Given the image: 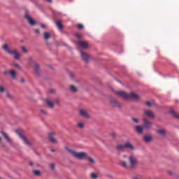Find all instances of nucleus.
<instances>
[{"instance_id": "f257e3e1", "label": "nucleus", "mask_w": 179, "mask_h": 179, "mask_svg": "<svg viewBox=\"0 0 179 179\" xmlns=\"http://www.w3.org/2000/svg\"><path fill=\"white\" fill-rule=\"evenodd\" d=\"M67 152L75 157L76 159H78L79 160H87L90 164H94L96 161L92 157H89L87 153L85 152H76L74 150L66 148Z\"/></svg>"}, {"instance_id": "f03ea898", "label": "nucleus", "mask_w": 179, "mask_h": 179, "mask_svg": "<svg viewBox=\"0 0 179 179\" xmlns=\"http://www.w3.org/2000/svg\"><path fill=\"white\" fill-rule=\"evenodd\" d=\"M116 94L117 96H120L122 98L123 100H126L127 101H129V100H140L141 97L139 95L136 94L135 92H131L130 94H128L124 91H118L116 92Z\"/></svg>"}, {"instance_id": "7ed1b4c3", "label": "nucleus", "mask_w": 179, "mask_h": 179, "mask_svg": "<svg viewBox=\"0 0 179 179\" xmlns=\"http://www.w3.org/2000/svg\"><path fill=\"white\" fill-rule=\"evenodd\" d=\"M2 49L3 50V51H5V52L8 54L9 55H14L15 59H20V53H18L17 50H9V46L7 43L3 45Z\"/></svg>"}, {"instance_id": "20e7f679", "label": "nucleus", "mask_w": 179, "mask_h": 179, "mask_svg": "<svg viewBox=\"0 0 179 179\" xmlns=\"http://www.w3.org/2000/svg\"><path fill=\"white\" fill-rule=\"evenodd\" d=\"M28 64L29 65H30V66H31V68H33L36 75L40 76V65H38V64L34 62L33 58H28Z\"/></svg>"}, {"instance_id": "39448f33", "label": "nucleus", "mask_w": 179, "mask_h": 179, "mask_svg": "<svg viewBox=\"0 0 179 179\" xmlns=\"http://www.w3.org/2000/svg\"><path fill=\"white\" fill-rule=\"evenodd\" d=\"M129 167L130 169H134L135 167V166H136L138 164V159H136V157L134 156V155H131L129 157Z\"/></svg>"}, {"instance_id": "423d86ee", "label": "nucleus", "mask_w": 179, "mask_h": 179, "mask_svg": "<svg viewBox=\"0 0 179 179\" xmlns=\"http://www.w3.org/2000/svg\"><path fill=\"white\" fill-rule=\"evenodd\" d=\"M16 132H17L18 136H20V138L21 139H22V141L25 145H27V146H31V142H30L29 140H27V138H26V137L24 136H23V134H22V131L17 130Z\"/></svg>"}, {"instance_id": "0eeeda50", "label": "nucleus", "mask_w": 179, "mask_h": 179, "mask_svg": "<svg viewBox=\"0 0 179 179\" xmlns=\"http://www.w3.org/2000/svg\"><path fill=\"white\" fill-rule=\"evenodd\" d=\"M80 55L83 61H85V62H89V61H90V56L87 53H86L83 51H80Z\"/></svg>"}, {"instance_id": "6e6552de", "label": "nucleus", "mask_w": 179, "mask_h": 179, "mask_svg": "<svg viewBox=\"0 0 179 179\" xmlns=\"http://www.w3.org/2000/svg\"><path fill=\"white\" fill-rule=\"evenodd\" d=\"M110 104L113 107H117V108H121L122 107V104L115 99H112L110 100Z\"/></svg>"}, {"instance_id": "1a4fd4ad", "label": "nucleus", "mask_w": 179, "mask_h": 179, "mask_svg": "<svg viewBox=\"0 0 179 179\" xmlns=\"http://www.w3.org/2000/svg\"><path fill=\"white\" fill-rule=\"evenodd\" d=\"M79 113H80V115L81 117H83L84 118H90V115H89V112H87V110L80 109Z\"/></svg>"}, {"instance_id": "9d476101", "label": "nucleus", "mask_w": 179, "mask_h": 179, "mask_svg": "<svg viewBox=\"0 0 179 179\" xmlns=\"http://www.w3.org/2000/svg\"><path fill=\"white\" fill-rule=\"evenodd\" d=\"M45 103L47 107H48V108H54V102H52V101H51V99L47 98L45 100Z\"/></svg>"}, {"instance_id": "9b49d317", "label": "nucleus", "mask_w": 179, "mask_h": 179, "mask_svg": "<svg viewBox=\"0 0 179 179\" xmlns=\"http://www.w3.org/2000/svg\"><path fill=\"white\" fill-rule=\"evenodd\" d=\"M1 135H2V136L4 138V139H6V141L7 142H8V143H10L12 145V143H13V141H12V139H10V138H9V136H8V134H6V133L3 132V131H0Z\"/></svg>"}, {"instance_id": "f8f14e48", "label": "nucleus", "mask_w": 179, "mask_h": 179, "mask_svg": "<svg viewBox=\"0 0 179 179\" xmlns=\"http://www.w3.org/2000/svg\"><path fill=\"white\" fill-rule=\"evenodd\" d=\"M48 138L52 143H57V139H55V133L52 132L48 134Z\"/></svg>"}, {"instance_id": "ddd939ff", "label": "nucleus", "mask_w": 179, "mask_h": 179, "mask_svg": "<svg viewBox=\"0 0 179 179\" xmlns=\"http://www.w3.org/2000/svg\"><path fill=\"white\" fill-rule=\"evenodd\" d=\"M26 19H27L28 20V23L31 25V26H36V21L32 19L31 17H30V15H25Z\"/></svg>"}, {"instance_id": "4468645a", "label": "nucleus", "mask_w": 179, "mask_h": 179, "mask_svg": "<svg viewBox=\"0 0 179 179\" xmlns=\"http://www.w3.org/2000/svg\"><path fill=\"white\" fill-rule=\"evenodd\" d=\"M78 45L81 48H84V50H86V48H87V47H89V43H87V42H86V41H79Z\"/></svg>"}, {"instance_id": "2eb2a0df", "label": "nucleus", "mask_w": 179, "mask_h": 179, "mask_svg": "<svg viewBox=\"0 0 179 179\" xmlns=\"http://www.w3.org/2000/svg\"><path fill=\"white\" fill-rule=\"evenodd\" d=\"M143 122L145 128H152V122L148 120L146 117L143 118Z\"/></svg>"}, {"instance_id": "dca6fc26", "label": "nucleus", "mask_w": 179, "mask_h": 179, "mask_svg": "<svg viewBox=\"0 0 179 179\" xmlns=\"http://www.w3.org/2000/svg\"><path fill=\"white\" fill-rule=\"evenodd\" d=\"M144 113L147 117H149V118H153L155 117V113L152 110H144Z\"/></svg>"}, {"instance_id": "f3484780", "label": "nucleus", "mask_w": 179, "mask_h": 179, "mask_svg": "<svg viewBox=\"0 0 179 179\" xmlns=\"http://www.w3.org/2000/svg\"><path fill=\"white\" fill-rule=\"evenodd\" d=\"M124 148L125 149H129L130 150H135V147H134V145L129 142H126L124 143Z\"/></svg>"}, {"instance_id": "a211bd4d", "label": "nucleus", "mask_w": 179, "mask_h": 179, "mask_svg": "<svg viewBox=\"0 0 179 179\" xmlns=\"http://www.w3.org/2000/svg\"><path fill=\"white\" fill-rule=\"evenodd\" d=\"M116 149L118 150V152H124V150H125V144H117Z\"/></svg>"}, {"instance_id": "6ab92c4d", "label": "nucleus", "mask_w": 179, "mask_h": 179, "mask_svg": "<svg viewBox=\"0 0 179 179\" xmlns=\"http://www.w3.org/2000/svg\"><path fill=\"white\" fill-rule=\"evenodd\" d=\"M56 26L59 29V30H62V29H64V25H62V22H61V20H58L56 22Z\"/></svg>"}, {"instance_id": "aec40b11", "label": "nucleus", "mask_w": 179, "mask_h": 179, "mask_svg": "<svg viewBox=\"0 0 179 179\" xmlns=\"http://www.w3.org/2000/svg\"><path fill=\"white\" fill-rule=\"evenodd\" d=\"M135 129L136 132H138V134H143V127H142L141 126H136Z\"/></svg>"}, {"instance_id": "412c9836", "label": "nucleus", "mask_w": 179, "mask_h": 179, "mask_svg": "<svg viewBox=\"0 0 179 179\" xmlns=\"http://www.w3.org/2000/svg\"><path fill=\"white\" fill-rule=\"evenodd\" d=\"M157 132L159 134L162 135V136H166L167 131H166V129H159L157 130Z\"/></svg>"}, {"instance_id": "4be33fe9", "label": "nucleus", "mask_w": 179, "mask_h": 179, "mask_svg": "<svg viewBox=\"0 0 179 179\" xmlns=\"http://www.w3.org/2000/svg\"><path fill=\"white\" fill-rule=\"evenodd\" d=\"M120 166H121V167H123V169H128V164L125 161H120Z\"/></svg>"}, {"instance_id": "5701e85b", "label": "nucleus", "mask_w": 179, "mask_h": 179, "mask_svg": "<svg viewBox=\"0 0 179 179\" xmlns=\"http://www.w3.org/2000/svg\"><path fill=\"white\" fill-rule=\"evenodd\" d=\"M10 75L13 79H16V71L14 70H10Z\"/></svg>"}, {"instance_id": "b1692460", "label": "nucleus", "mask_w": 179, "mask_h": 179, "mask_svg": "<svg viewBox=\"0 0 179 179\" xmlns=\"http://www.w3.org/2000/svg\"><path fill=\"white\" fill-rule=\"evenodd\" d=\"M143 141L145 142H150V141H152V137L151 136H145L143 137Z\"/></svg>"}, {"instance_id": "393cba45", "label": "nucleus", "mask_w": 179, "mask_h": 179, "mask_svg": "<svg viewBox=\"0 0 179 179\" xmlns=\"http://www.w3.org/2000/svg\"><path fill=\"white\" fill-rule=\"evenodd\" d=\"M70 90L73 93H76V91L78 90V88L76 87L73 86V85H71L70 86Z\"/></svg>"}, {"instance_id": "a878e982", "label": "nucleus", "mask_w": 179, "mask_h": 179, "mask_svg": "<svg viewBox=\"0 0 179 179\" xmlns=\"http://www.w3.org/2000/svg\"><path fill=\"white\" fill-rule=\"evenodd\" d=\"M78 128H80V129H83L85 128V123L83 122H78L77 124Z\"/></svg>"}, {"instance_id": "bb28decb", "label": "nucleus", "mask_w": 179, "mask_h": 179, "mask_svg": "<svg viewBox=\"0 0 179 179\" xmlns=\"http://www.w3.org/2000/svg\"><path fill=\"white\" fill-rule=\"evenodd\" d=\"M50 37H51V35H50V33H48V32H45L44 33L45 40H48V38H50Z\"/></svg>"}, {"instance_id": "cd10ccee", "label": "nucleus", "mask_w": 179, "mask_h": 179, "mask_svg": "<svg viewBox=\"0 0 179 179\" xmlns=\"http://www.w3.org/2000/svg\"><path fill=\"white\" fill-rule=\"evenodd\" d=\"M171 113L175 118H178L179 120V114H177L174 110H171Z\"/></svg>"}, {"instance_id": "c85d7f7f", "label": "nucleus", "mask_w": 179, "mask_h": 179, "mask_svg": "<svg viewBox=\"0 0 179 179\" xmlns=\"http://www.w3.org/2000/svg\"><path fill=\"white\" fill-rule=\"evenodd\" d=\"M33 173L34 176H41V172L40 171H34Z\"/></svg>"}, {"instance_id": "c756f323", "label": "nucleus", "mask_w": 179, "mask_h": 179, "mask_svg": "<svg viewBox=\"0 0 179 179\" xmlns=\"http://www.w3.org/2000/svg\"><path fill=\"white\" fill-rule=\"evenodd\" d=\"M90 177L92 179H97L98 178L97 174H96L94 173H91Z\"/></svg>"}, {"instance_id": "7c9ffc66", "label": "nucleus", "mask_w": 179, "mask_h": 179, "mask_svg": "<svg viewBox=\"0 0 179 179\" xmlns=\"http://www.w3.org/2000/svg\"><path fill=\"white\" fill-rule=\"evenodd\" d=\"M69 76L71 79H73V78H75V74L72 72H69Z\"/></svg>"}, {"instance_id": "2f4dec72", "label": "nucleus", "mask_w": 179, "mask_h": 179, "mask_svg": "<svg viewBox=\"0 0 179 179\" xmlns=\"http://www.w3.org/2000/svg\"><path fill=\"white\" fill-rule=\"evenodd\" d=\"M131 120L134 121V122H136V124H138V122H139V119L138 118L132 117Z\"/></svg>"}, {"instance_id": "473e14b6", "label": "nucleus", "mask_w": 179, "mask_h": 179, "mask_svg": "<svg viewBox=\"0 0 179 179\" xmlns=\"http://www.w3.org/2000/svg\"><path fill=\"white\" fill-rule=\"evenodd\" d=\"M6 96L8 97V99H13V96L10 94L9 92H6Z\"/></svg>"}, {"instance_id": "72a5a7b5", "label": "nucleus", "mask_w": 179, "mask_h": 179, "mask_svg": "<svg viewBox=\"0 0 179 179\" xmlns=\"http://www.w3.org/2000/svg\"><path fill=\"white\" fill-rule=\"evenodd\" d=\"M50 167L51 170H55V164H50Z\"/></svg>"}, {"instance_id": "f704fd0d", "label": "nucleus", "mask_w": 179, "mask_h": 179, "mask_svg": "<svg viewBox=\"0 0 179 179\" xmlns=\"http://www.w3.org/2000/svg\"><path fill=\"white\" fill-rule=\"evenodd\" d=\"M78 28L80 30H82V29L84 28L83 24H78Z\"/></svg>"}, {"instance_id": "c9c22d12", "label": "nucleus", "mask_w": 179, "mask_h": 179, "mask_svg": "<svg viewBox=\"0 0 179 179\" xmlns=\"http://www.w3.org/2000/svg\"><path fill=\"white\" fill-rule=\"evenodd\" d=\"M14 66H15V68H17V69H22V66H20V65L17 64H14Z\"/></svg>"}, {"instance_id": "e433bc0d", "label": "nucleus", "mask_w": 179, "mask_h": 179, "mask_svg": "<svg viewBox=\"0 0 179 179\" xmlns=\"http://www.w3.org/2000/svg\"><path fill=\"white\" fill-rule=\"evenodd\" d=\"M146 106H148V107H152V104L150 101H147L145 102Z\"/></svg>"}, {"instance_id": "4c0bfd02", "label": "nucleus", "mask_w": 179, "mask_h": 179, "mask_svg": "<svg viewBox=\"0 0 179 179\" xmlns=\"http://www.w3.org/2000/svg\"><path fill=\"white\" fill-rule=\"evenodd\" d=\"M5 88L3 86H0V93H3Z\"/></svg>"}, {"instance_id": "58836bf2", "label": "nucleus", "mask_w": 179, "mask_h": 179, "mask_svg": "<svg viewBox=\"0 0 179 179\" xmlns=\"http://www.w3.org/2000/svg\"><path fill=\"white\" fill-rule=\"evenodd\" d=\"M41 114H43V115H47L48 113L45 110H41Z\"/></svg>"}, {"instance_id": "ea45409f", "label": "nucleus", "mask_w": 179, "mask_h": 179, "mask_svg": "<svg viewBox=\"0 0 179 179\" xmlns=\"http://www.w3.org/2000/svg\"><path fill=\"white\" fill-rule=\"evenodd\" d=\"M22 52H25V53L27 52V49L24 46L22 48Z\"/></svg>"}, {"instance_id": "a19ab883", "label": "nucleus", "mask_w": 179, "mask_h": 179, "mask_svg": "<svg viewBox=\"0 0 179 179\" xmlns=\"http://www.w3.org/2000/svg\"><path fill=\"white\" fill-rule=\"evenodd\" d=\"M55 103H56V104H59V103H61V100H59V99H55Z\"/></svg>"}, {"instance_id": "79ce46f5", "label": "nucleus", "mask_w": 179, "mask_h": 179, "mask_svg": "<svg viewBox=\"0 0 179 179\" xmlns=\"http://www.w3.org/2000/svg\"><path fill=\"white\" fill-rule=\"evenodd\" d=\"M110 136H111V138H112L113 139H115V138L117 137V134L113 133V134H110Z\"/></svg>"}, {"instance_id": "37998d69", "label": "nucleus", "mask_w": 179, "mask_h": 179, "mask_svg": "<svg viewBox=\"0 0 179 179\" xmlns=\"http://www.w3.org/2000/svg\"><path fill=\"white\" fill-rule=\"evenodd\" d=\"M76 37H77L78 38H82V35H80L79 34H76Z\"/></svg>"}, {"instance_id": "c03bdc74", "label": "nucleus", "mask_w": 179, "mask_h": 179, "mask_svg": "<svg viewBox=\"0 0 179 179\" xmlns=\"http://www.w3.org/2000/svg\"><path fill=\"white\" fill-rule=\"evenodd\" d=\"M50 93H55V90L51 89Z\"/></svg>"}, {"instance_id": "a18cd8bd", "label": "nucleus", "mask_w": 179, "mask_h": 179, "mask_svg": "<svg viewBox=\"0 0 179 179\" xmlns=\"http://www.w3.org/2000/svg\"><path fill=\"white\" fill-rule=\"evenodd\" d=\"M41 27H42V29H45V24H41Z\"/></svg>"}, {"instance_id": "49530a36", "label": "nucleus", "mask_w": 179, "mask_h": 179, "mask_svg": "<svg viewBox=\"0 0 179 179\" xmlns=\"http://www.w3.org/2000/svg\"><path fill=\"white\" fill-rule=\"evenodd\" d=\"M35 33H36L37 34H38V33H40V30L38 29H34Z\"/></svg>"}, {"instance_id": "de8ad7c7", "label": "nucleus", "mask_w": 179, "mask_h": 179, "mask_svg": "<svg viewBox=\"0 0 179 179\" xmlns=\"http://www.w3.org/2000/svg\"><path fill=\"white\" fill-rule=\"evenodd\" d=\"M29 166H31V167H33V166H34V164L33 163V162H29Z\"/></svg>"}, {"instance_id": "09e8293b", "label": "nucleus", "mask_w": 179, "mask_h": 179, "mask_svg": "<svg viewBox=\"0 0 179 179\" xmlns=\"http://www.w3.org/2000/svg\"><path fill=\"white\" fill-rule=\"evenodd\" d=\"M21 83H24V79H22V80H21Z\"/></svg>"}, {"instance_id": "8fccbe9b", "label": "nucleus", "mask_w": 179, "mask_h": 179, "mask_svg": "<svg viewBox=\"0 0 179 179\" xmlns=\"http://www.w3.org/2000/svg\"><path fill=\"white\" fill-rule=\"evenodd\" d=\"M48 2H52V0H46Z\"/></svg>"}, {"instance_id": "3c124183", "label": "nucleus", "mask_w": 179, "mask_h": 179, "mask_svg": "<svg viewBox=\"0 0 179 179\" xmlns=\"http://www.w3.org/2000/svg\"><path fill=\"white\" fill-rule=\"evenodd\" d=\"M50 150H51V152H55V150H54V149H51Z\"/></svg>"}, {"instance_id": "603ef678", "label": "nucleus", "mask_w": 179, "mask_h": 179, "mask_svg": "<svg viewBox=\"0 0 179 179\" xmlns=\"http://www.w3.org/2000/svg\"><path fill=\"white\" fill-rule=\"evenodd\" d=\"M0 142H2V138L0 137Z\"/></svg>"}, {"instance_id": "864d4df0", "label": "nucleus", "mask_w": 179, "mask_h": 179, "mask_svg": "<svg viewBox=\"0 0 179 179\" xmlns=\"http://www.w3.org/2000/svg\"><path fill=\"white\" fill-rule=\"evenodd\" d=\"M123 157H127V155H123Z\"/></svg>"}, {"instance_id": "5fc2aeb1", "label": "nucleus", "mask_w": 179, "mask_h": 179, "mask_svg": "<svg viewBox=\"0 0 179 179\" xmlns=\"http://www.w3.org/2000/svg\"><path fill=\"white\" fill-rule=\"evenodd\" d=\"M5 73H8L7 72H6Z\"/></svg>"}, {"instance_id": "6e6d98bb", "label": "nucleus", "mask_w": 179, "mask_h": 179, "mask_svg": "<svg viewBox=\"0 0 179 179\" xmlns=\"http://www.w3.org/2000/svg\"><path fill=\"white\" fill-rule=\"evenodd\" d=\"M0 179H1V178H0Z\"/></svg>"}]
</instances>
